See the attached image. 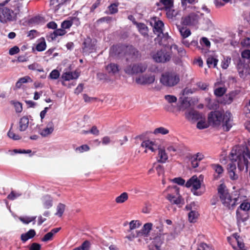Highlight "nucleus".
Instances as JSON below:
<instances>
[{
  "mask_svg": "<svg viewBox=\"0 0 250 250\" xmlns=\"http://www.w3.org/2000/svg\"><path fill=\"white\" fill-rule=\"evenodd\" d=\"M231 114L229 111L222 113L220 111H211L208 115V122L213 126H217L222 124L224 131H228L231 127Z\"/></svg>",
  "mask_w": 250,
  "mask_h": 250,
  "instance_id": "nucleus-1",
  "label": "nucleus"
},
{
  "mask_svg": "<svg viewBox=\"0 0 250 250\" xmlns=\"http://www.w3.org/2000/svg\"><path fill=\"white\" fill-rule=\"evenodd\" d=\"M112 49L115 50V54L118 56L123 52L126 61L135 62L140 60L142 58L141 53L132 45L113 46Z\"/></svg>",
  "mask_w": 250,
  "mask_h": 250,
  "instance_id": "nucleus-2",
  "label": "nucleus"
},
{
  "mask_svg": "<svg viewBox=\"0 0 250 250\" xmlns=\"http://www.w3.org/2000/svg\"><path fill=\"white\" fill-rule=\"evenodd\" d=\"M217 192L220 200L225 207L233 209L238 204L239 197L232 198L227 187L224 183L219 185Z\"/></svg>",
  "mask_w": 250,
  "mask_h": 250,
  "instance_id": "nucleus-3",
  "label": "nucleus"
},
{
  "mask_svg": "<svg viewBox=\"0 0 250 250\" xmlns=\"http://www.w3.org/2000/svg\"><path fill=\"white\" fill-rule=\"evenodd\" d=\"M180 82L179 75L174 72H166L163 73L160 78L161 83L167 87H173Z\"/></svg>",
  "mask_w": 250,
  "mask_h": 250,
  "instance_id": "nucleus-4",
  "label": "nucleus"
},
{
  "mask_svg": "<svg viewBox=\"0 0 250 250\" xmlns=\"http://www.w3.org/2000/svg\"><path fill=\"white\" fill-rule=\"evenodd\" d=\"M147 68V65L146 62H138L126 65L124 70L125 74L133 76L145 72Z\"/></svg>",
  "mask_w": 250,
  "mask_h": 250,
  "instance_id": "nucleus-5",
  "label": "nucleus"
},
{
  "mask_svg": "<svg viewBox=\"0 0 250 250\" xmlns=\"http://www.w3.org/2000/svg\"><path fill=\"white\" fill-rule=\"evenodd\" d=\"M151 57L156 62L165 63L168 62L171 59V52L166 48L158 50L156 52L152 53Z\"/></svg>",
  "mask_w": 250,
  "mask_h": 250,
  "instance_id": "nucleus-6",
  "label": "nucleus"
},
{
  "mask_svg": "<svg viewBox=\"0 0 250 250\" xmlns=\"http://www.w3.org/2000/svg\"><path fill=\"white\" fill-rule=\"evenodd\" d=\"M200 16H203V13H200L197 11V13L191 12L188 16L182 18L181 22L184 25H195L198 22L200 18Z\"/></svg>",
  "mask_w": 250,
  "mask_h": 250,
  "instance_id": "nucleus-7",
  "label": "nucleus"
},
{
  "mask_svg": "<svg viewBox=\"0 0 250 250\" xmlns=\"http://www.w3.org/2000/svg\"><path fill=\"white\" fill-rule=\"evenodd\" d=\"M187 188L192 187L191 191H194V195L199 196L202 194L201 192L196 191L201 188V183L199 181L198 177L196 175L192 176L186 183Z\"/></svg>",
  "mask_w": 250,
  "mask_h": 250,
  "instance_id": "nucleus-8",
  "label": "nucleus"
},
{
  "mask_svg": "<svg viewBox=\"0 0 250 250\" xmlns=\"http://www.w3.org/2000/svg\"><path fill=\"white\" fill-rule=\"evenodd\" d=\"M96 40H92L90 37L85 39L82 44L83 52L85 54L93 52L96 49Z\"/></svg>",
  "mask_w": 250,
  "mask_h": 250,
  "instance_id": "nucleus-9",
  "label": "nucleus"
},
{
  "mask_svg": "<svg viewBox=\"0 0 250 250\" xmlns=\"http://www.w3.org/2000/svg\"><path fill=\"white\" fill-rule=\"evenodd\" d=\"M0 21L2 22L16 21L15 15L11 9L7 7H3L0 11Z\"/></svg>",
  "mask_w": 250,
  "mask_h": 250,
  "instance_id": "nucleus-10",
  "label": "nucleus"
},
{
  "mask_svg": "<svg viewBox=\"0 0 250 250\" xmlns=\"http://www.w3.org/2000/svg\"><path fill=\"white\" fill-rule=\"evenodd\" d=\"M154 81L155 77L151 74L142 75L135 79L136 83L142 85L151 84L154 83Z\"/></svg>",
  "mask_w": 250,
  "mask_h": 250,
  "instance_id": "nucleus-11",
  "label": "nucleus"
},
{
  "mask_svg": "<svg viewBox=\"0 0 250 250\" xmlns=\"http://www.w3.org/2000/svg\"><path fill=\"white\" fill-rule=\"evenodd\" d=\"M186 119L190 121H196L202 118L201 114L197 110L191 109L185 113Z\"/></svg>",
  "mask_w": 250,
  "mask_h": 250,
  "instance_id": "nucleus-12",
  "label": "nucleus"
},
{
  "mask_svg": "<svg viewBox=\"0 0 250 250\" xmlns=\"http://www.w3.org/2000/svg\"><path fill=\"white\" fill-rule=\"evenodd\" d=\"M152 224L147 223L144 224L141 230L137 231L136 237H147L150 231L152 229Z\"/></svg>",
  "mask_w": 250,
  "mask_h": 250,
  "instance_id": "nucleus-13",
  "label": "nucleus"
},
{
  "mask_svg": "<svg viewBox=\"0 0 250 250\" xmlns=\"http://www.w3.org/2000/svg\"><path fill=\"white\" fill-rule=\"evenodd\" d=\"M249 218V213L248 211H240L239 208L236 210V219L238 226L241 222L246 221Z\"/></svg>",
  "mask_w": 250,
  "mask_h": 250,
  "instance_id": "nucleus-14",
  "label": "nucleus"
},
{
  "mask_svg": "<svg viewBox=\"0 0 250 250\" xmlns=\"http://www.w3.org/2000/svg\"><path fill=\"white\" fill-rule=\"evenodd\" d=\"M54 129V125L52 121L48 122L47 124L46 127L41 130L40 134L42 137H46L48 135L51 134Z\"/></svg>",
  "mask_w": 250,
  "mask_h": 250,
  "instance_id": "nucleus-15",
  "label": "nucleus"
},
{
  "mask_svg": "<svg viewBox=\"0 0 250 250\" xmlns=\"http://www.w3.org/2000/svg\"><path fill=\"white\" fill-rule=\"evenodd\" d=\"M105 70L107 73L110 76H115L120 71L119 66L117 64L110 63L105 67Z\"/></svg>",
  "mask_w": 250,
  "mask_h": 250,
  "instance_id": "nucleus-16",
  "label": "nucleus"
},
{
  "mask_svg": "<svg viewBox=\"0 0 250 250\" xmlns=\"http://www.w3.org/2000/svg\"><path fill=\"white\" fill-rule=\"evenodd\" d=\"M133 23L135 25L140 33L144 37L148 36V29L147 26L143 23L133 21Z\"/></svg>",
  "mask_w": 250,
  "mask_h": 250,
  "instance_id": "nucleus-17",
  "label": "nucleus"
},
{
  "mask_svg": "<svg viewBox=\"0 0 250 250\" xmlns=\"http://www.w3.org/2000/svg\"><path fill=\"white\" fill-rule=\"evenodd\" d=\"M80 76V73L75 70L74 71H66L63 72V81H67L71 80H76Z\"/></svg>",
  "mask_w": 250,
  "mask_h": 250,
  "instance_id": "nucleus-18",
  "label": "nucleus"
},
{
  "mask_svg": "<svg viewBox=\"0 0 250 250\" xmlns=\"http://www.w3.org/2000/svg\"><path fill=\"white\" fill-rule=\"evenodd\" d=\"M164 26V24L162 21L160 20L155 21L153 28L154 33L159 36L161 33H163L162 28Z\"/></svg>",
  "mask_w": 250,
  "mask_h": 250,
  "instance_id": "nucleus-19",
  "label": "nucleus"
},
{
  "mask_svg": "<svg viewBox=\"0 0 250 250\" xmlns=\"http://www.w3.org/2000/svg\"><path fill=\"white\" fill-rule=\"evenodd\" d=\"M236 95V92L235 91H232L229 94L226 95L223 98L222 101H221V103L224 104H230L232 102Z\"/></svg>",
  "mask_w": 250,
  "mask_h": 250,
  "instance_id": "nucleus-20",
  "label": "nucleus"
},
{
  "mask_svg": "<svg viewBox=\"0 0 250 250\" xmlns=\"http://www.w3.org/2000/svg\"><path fill=\"white\" fill-rule=\"evenodd\" d=\"M35 235V230L33 229H31L26 233L21 234V239L23 243H25L28 239L33 238Z\"/></svg>",
  "mask_w": 250,
  "mask_h": 250,
  "instance_id": "nucleus-21",
  "label": "nucleus"
},
{
  "mask_svg": "<svg viewBox=\"0 0 250 250\" xmlns=\"http://www.w3.org/2000/svg\"><path fill=\"white\" fill-rule=\"evenodd\" d=\"M158 162L165 163L168 159V156L165 149L161 148H158Z\"/></svg>",
  "mask_w": 250,
  "mask_h": 250,
  "instance_id": "nucleus-22",
  "label": "nucleus"
},
{
  "mask_svg": "<svg viewBox=\"0 0 250 250\" xmlns=\"http://www.w3.org/2000/svg\"><path fill=\"white\" fill-rule=\"evenodd\" d=\"M211 167L217 173V176H214V178L216 179L219 178L221 177L222 173L224 172V169L223 167L219 164H211Z\"/></svg>",
  "mask_w": 250,
  "mask_h": 250,
  "instance_id": "nucleus-23",
  "label": "nucleus"
},
{
  "mask_svg": "<svg viewBox=\"0 0 250 250\" xmlns=\"http://www.w3.org/2000/svg\"><path fill=\"white\" fill-rule=\"evenodd\" d=\"M29 124V119L27 117H22L19 122V129L21 131L26 130Z\"/></svg>",
  "mask_w": 250,
  "mask_h": 250,
  "instance_id": "nucleus-24",
  "label": "nucleus"
},
{
  "mask_svg": "<svg viewBox=\"0 0 250 250\" xmlns=\"http://www.w3.org/2000/svg\"><path fill=\"white\" fill-rule=\"evenodd\" d=\"M167 199L172 204L176 205H179L180 204L184 203V200L182 199L181 197L179 196L178 198H176L175 196L171 194H168Z\"/></svg>",
  "mask_w": 250,
  "mask_h": 250,
  "instance_id": "nucleus-25",
  "label": "nucleus"
},
{
  "mask_svg": "<svg viewBox=\"0 0 250 250\" xmlns=\"http://www.w3.org/2000/svg\"><path fill=\"white\" fill-rule=\"evenodd\" d=\"M22 8V5L19 3L17 2L13 6V9H11L12 11L13 12V14L15 15V20H17V16H21V14L22 13V12L21 11Z\"/></svg>",
  "mask_w": 250,
  "mask_h": 250,
  "instance_id": "nucleus-26",
  "label": "nucleus"
},
{
  "mask_svg": "<svg viewBox=\"0 0 250 250\" xmlns=\"http://www.w3.org/2000/svg\"><path fill=\"white\" fill-rule=\"evenodd\" d=\"M152 230L154 231V234L156 235H163V225L161 222H160L158 224L155 225L152 228Z\"/></svg>",
  "mask_w": 250,
  "mask_h": 250,
  "instance_id": "nucleus-27",
  "label": "nucleus"
},
{
  "mask_svg": "<svg viewBox=\"0 0 250 250\" xmlns=\"http://www.w3.org/2000/svg\"><path fill=\"white\" fill-rule=\"evenodd\" d=\"M32 80L31 79V78L29 76H25L22 78H21L19 79L18 82L16 83V87L17 88H20L22 84L23 83H27L28 82H32Z\"/></svg>",
  "mask_w": 250,
  "mask_h": 250,
  "instance_id": "nucleus-28",
  "label": "nucleus"
},
{
  "mask_svg": "<svg viewBox=\"0 0 250 250\" xmlns=\"http://www.w3.org/2000/svg\"><path fill=\"white\" fill-rule=\"evenodd\" d=\"M164 235H156L152 239V244L161 247V245L163 243L164 240Z\"/></svg>",
  "mask_w": 250,
  "mask_h": 250,
  "instance_id": "nucleus-29",
  "label": "nucleus"
},
{
  "mask_svg": "<svg viewBox=\"0 0 250 250\" xmlns=\"http://www.w3.org/2000/svg\"><path fill=\"white\" fill-rule=\"evenodd\" d=\"M76 20L75 17H69L68 20L63 21V35L65 33L64 29L69 28L72 25L73 21Z\"/></svg>",
  "mask_w": 250,
  "mask_h": 250,
  "instance_id": "nucleus-30",
  "label": "nucleus"
},
{
  "mask_svg": "<svg viewBox=\"0 0 250 250\" xmlns=\"http://www.w3.org/2000/svg\"><path fill=\"white\" fill-rule=\"evenodd\" d=\"M218 62V59L212 56L209 57L207 60V63L210 68H215L217 66Z\"/></svg>",
  "mask_w": 250,
  "mask_h": 250,
  "instance_id": "nucleus-31",
  "label": "nucleus"
},
{
  "mask_svg": "<svg viewBox=\"0 0 250 250\" xmlns=\"http://www.w3.org/2000/svg\"><path fill=\"white\" fill-rule=\"evenodd\" d=\"M36 218V216L21 217L19 218V219L24 224H28L29 223L33 222V224L34 225L35 224Z\"/></svg>",
  "mask_w": 250,
  "mask_h": 250,
  "instance_id": "nucleus-32",
  "label": "nucleus"
},
{
  "mask_svg": "<svg viewBox=\"0 0 250 250\" xmlns=\"http://www.w3.org/2000/svg\"><path fill=\"white\" fill-rule=\"evenodd\" d=\"M61 29H56L53 33H51L50 35V38L53 40H55L58 36H62V22L61 24Z\"/></svg>",
  "mask_w": 250,
  "mask_h": 250,
  "instance_id": "nucleus-33",
  "label": "nucleus"
},
{
  "mask_svg": "<svg viewBox=\"0 0 250 250\" xmlns=\"http://www.w3.org/2000/svg\"><path fill=\"white\" fill-rule=\"evenodd\" d=\"M181 35L183 39H185L191 34L190 30L189 29L185 28L184 27H181L179 29Z\"/></svg>",
  "mask_w": 250,
  "mask_h": 250,
  "instance_id": "nucleus-34",
  "label": "nucleus"
},
{
  "mask_svg": "<svg viewBox=\"0 0 250 250\" xmlns=\"http://www.w3.org/2000/svg\"><path fill=\"white\" fill-rule=\"evenodd\" d=\"M127 199V193L126 192H123L120 196L116 197L115 201L117 203L121 204L125 202Z\"/></svg>",
  "mask_w": 250,
  "mask_h": 250,
  "instance_id": "nucleus-35",
  "label": "nucleus"
},
{
  "mask_svg": "<svg viewBox=\"0 0 250 250\" xmlns=\"http://www.w3.org/2000/svg\"><path fill=\"white\" fill-rule=\"evenodd\" d=\"M10 104L14 105L15 111L17 113H21L22 111V106L21 103L19 102L11 101Z\"/></svg>",
  "mask_w": 250,
  "mask_h": 250,
  "instance_id": "nucleus-36",
  "label": "nucleus"
},
{
  "mask_svg": "<svg viewBox=\"0 0 250 250\" xmlns=\"http://www.w3.org/2000/svg\"><path fill=\"white\" fill-rule=\"evenodd\" d=\"M30 70H37L38 72H43V69L38 63L35 62L28 66Z\"/></svg>",
  "mask_w": 250,
  "mask_h": 250,
  "instance_id": "nucleus-37",
  "label": "nucleus"
},
{
  "mask_svg": "<svg viewBox=\"0 0 250 250\" xmlns=\"http://www.w3.org/2000/svg\"><path fill=\"white\" fill-rule=\"evenodd\" d=\"M198 213L195 210H191L188 213V220L190 222L193 223L196 221L198 217Z\"/></svg>",
  "mask_w": 250,
  "mask_h": 250,
  "instance_id": "nucleus-38",
  "label": "nucleus"
},
{
  "mask_svg": "<svg viewBox=\"0 0 250 250\" xmlns=\"http://www.w3.org/2000/svg\"><path fill=\"white\" fill-rule=\"evenodd\" d=\"M46 45L45 40L43 39L42 41L39 42L36 47V48L38 51H42L46 49Z\"/></svg>",
  "mask_w": 250,
  "mask_h": 250,
  "instance_id": "nucleus-39",
  "label": "nucleus"
},
{
  "mask_svg": "<svg viewBox=\"0 0 250 250\" xmlns=\"http://www.w3.org/2000/svg\"><path fill=\"white\" fill-rule=\"evenodd\" d=\"M118 3H112L108 7L109 13L110 14H114L118 12Z\"/></svg>",
  "mask_w": 250,
  "mask_h": 250,
  "instance_id": "nucleus-40",
  "label": "nucleus"
},
{
  "mask_svg": "<svg viewBox=\"0 0 250 250\" xmlns=\"http://www.w3.org/2000/svg\"><path fill=\"white\" fill-rule=\"evenodd\" d=\"M21 193L16 192L15 191H12L9 194L7 197V198L9 200H14L18 197L21 196Z\"/></svg>",
  "mask_w": 250,
  "mask_h": 250,
  "instance_id": "nucleus-41",
  "label": "nucleus"
},
{
  "mask_svg": "<svg viewBox=\"0 0 250 250\" xmlns=\"http://www.w3.org/2000/svg\"><path fill=\"white\" fill-rule=\"evenodd\" d=\"M173 49L174 50H176L178 53V54L181 56H184L186 54V51L185 49L183 47H178V46L176 44H173L170 46V49Z\"/></svg>",
  "mask_w": 250,
  "mask_h": 250,
  "instance_id": "nucleus-42",
  "label": "nucleus"
},
{
  "mask_svg": "<svg viewBox=\"0 0 250 250\" xmlns=\"http://www.w3.org/2000/svg\"><path fill=\"white\" fill-rule=\"evenodd\" d=\"M189 105L190 104L187 99H184L182 100L181 104L178 106V109L179 110H183L188 107Z\"/></svg>",
  "mask_w": 250,
  "mask_h": 250,
  "instance_id": "nucleus-43",
  "label": "nucleus"
},
{
  "mask_svg": "<svg viewBox=\"0 0 250 250\" xmlns=\"http://www.w3.org/2000/svg\"><path fill=\"white\" fill-rule=\"evenodd\" d=\"M238 208L240 211H248L249 210H250V203L248 202L242 203Z\"/></svg>",
  "mask_w": 250,
  "mask_h": 250,
  "instance_id": "nucleus-44",
  "label": "nucleus"
},
{
  "mask_svg": "<svg viewBox=\"0 0 250 250\" xmlns=\"http://www.w3.org/2000/svg\"><path fill=\"white\" fill-rule=\"evenodd\" d=\"M11 128H12V127ZM7 135L10 138L14 140H18L21 138L19 135L15 134L13 131L12 130L11 128H10L8 132Z\"/></svg>",
  "mask_w": 250,
  "mask_h": 250,
  "instance_id": "nucleus-45",
  "label": "nucleus"
},
{
  "mask_svg": "<svg viewBox=\"0 0 250 250\" xmlns=\"http://www.w3.org/2000/svg\"><path fill=\"white\" fill-rule=\"evenodd\" d=\"M168 132H169L168 130L163 127H160L157 128L154 131V133L155 134L160 133V134H162L163 135H165V134L168 133Z\"/></svg>",
  "mask_w": 250,
  "mask_h": 250,
  "instance_id": "nucleus-46",
  "label": "nucleus"
},
{
  "mask_svg": "<svg viewBox=\"0 0 250 250\" xmlns=\"http://www.w3.org/2000/svg\"><path fill=\"white\" fill-rule=\"evenodd\" d=\"M226 92V89L224 87H218L214 90V94L217 97H221Z\"/></svg>",
  "mask_w": 250,
  "mask_h": 250,
  "instance_id": "nucleus-47",
  "label": "nucleus"
},
{
  "mask_svg": "<svg viewBox=\"0 0 250 250\" xmlns=\"http://www.w3.org/2000/svg\"><path fill=\"white\" fill-rule=\"evenodd\" d=\"M231 58L229 57H227L226 58H224V60L222 62V68L226 69H227L229 64L230 63Z\"/></svg>",
  "mask_w": 250,
  "mask_h": 250,
  "instance_id": "nucleus-48",
  "label": "nucleus"
},
{
  "mask_svg": "<svg viewBox=\"0 0 250 250\" xmlns=\"http://www.w3.org/2000/svg\"><path fill=\"white\" fill-rule=\"evenodd\" d=\"M200 44L202 46H205L207 48H209L210 42L206 37H202L200 41Z\"/></svg>",
  "mask_w": 250,
  "mask_h": 250,
  "instance_id": "nucleus-49",
  "label": "nucleus"
},
{
  "mask_svg": "<svg viewBox=\"0 0 250 250\" xmlns=\"http://www.w3.org/2000/svg\"><path fill=\"white\" fill-rule=\"evenodd\" d=\"M155 167V169L157 172V173L159 175L161 174H163L164 173V168L163 166L161 165L157 164L156 163H154L153 164V167Z\"/></svg>",
  "mask_w": 250,
  "mask_h": 250,
  "instance_id": "nucleus-50",
  "label": "nucleus"
},
{
  "mask_svg": "<svg viewBox=\"0 0 250 250\" xmlns=\"http://www.w3.org/2000/svg\"><path fill=\"white\" fill-rule=\"evenodd\" d=\"M161 2L166 6V8L171 9L173 7V1L172 0H161Z\"/></svg>",
  "mask_w": 250,
  "mask_h": 250,
  "instance_id": "nucleus-51",
  "label": "nucleus"
},
{
  "mask_svg": "<svg viewBox=\"0 0 250 250\" xmlns=\"http://www.w3.org/2000/svg\"><path fill=\"white\" fill-rule=\"evenodd\" d=\"M53 235V234L50 231L44 235V236L42 238V241L43 242L50 241L52 239Z\"/></svg>",
  "mask_w": 250,
  "mask_h": 250,
  "instance_id": "nucleus-52",
  "label": "nucleus"
},
{
  "mask_svg": "<svg viewBox=\"0 0 250 250\" xmlns=\"http://www.w3.org/2000/svg\"><path fill=\"white\" fill-rule=\"evenodd\" d=\"M208 125L204 121H200L197 124V127L199 129H203L208 128Z\"/></svg>",
  "mask_w": 250,
  "mask_h": 250,
  "instance_id": "nucleus-53",
  "label": "nucleus"
},
{
  "mask_svg": "<svg viewBox=\"0 0 250 250\" xmlns=\"http://www.w3.org/2000/svg\"><path fill=\"white\" fill-rule=\"evenodd\" d=\"M140 226V224L139 221L137 220L131 221L129 223V228L131 230L137 228L139 227Z\"/></svg>",
  "mask_w": 250,
  "mask_h": 250,
  "instance_id": "nucleus-54",
  "label": "nucleus"
},
{
  "mask_svg": "<svg viewBox=\"0 0 250 250\" xmlns=\"http://www.w3.org/2000/svg\"><path fill=\"white\" fill-rule=\"evenodd\" d=\"M165 98L169 103H175L177 101V98L173 95H166Z\"/></svg>",
  "mask_w": 250,
  "mask_h": 250,
  "instance_id": "nucleus-55",
  "label": "nucleus"
},
{
  "mask_svg": "<svg viewBox=\"0 0 250 250\" xmlns=\"http://www.w3.org/2000/svg\"><path fill=\"white\" fill-rule=\"evenodd\" d=\"M90 243L89 241L86 240L84 241L81 246H80L81 249L82 250H88L90 248Z\"/></svg>",
  "mask_w": 250,
  "mask_h": 250,
  "instance_id": "nucleus-56",
  "label": "nucleus"
},
{
  "mask_svg": "<svg viewBox=\"0 0 250 250\" xmlns=\"http://www.w3.org/2000/svg\"><path fill=\"white\" fill-rule=\"evenodd\" d=\"M60 72L57 70H53L50 73L49 76L52 79H57L59 77Z\"/></svg>",
  "mask_w": 250,
  "mask_h": 250,
  "instance_id": "nucleus-57",
  "label": "nucleus"
},
{
  "mask_svg": "<svg viewBox=\"0 0 250 250\" xmlns=\"http://www.w3.org/2000/svg\"><path fill=\"white\" fill-rule=\"evenodd\" d=\"M172 181L181 186L184 185L185 183V180L181 177L175 178L172 180Z\"/></svg>",
  "mask_w": 250,
  "mask_h": 250,
  "instance_id": "nucleus-58",
  "label": "nucleus"
},
{
  "mask_svg": "<svg viewBox=\"0 0 250 250\" xmlns=\"http://www.w3.org/2000/svg\"><path fill=\"white\" fill-rule=\"evenodd\" d=\"M20 50L19 47L17 46H14L9 49V54L10 55H14L20 52Z\"/></svg>",
  "mask_w": 250,
  "mask_h": 250,
  "instance_id": "nucleus-59",
  "label": "nucleus"
},
{
  "mask_svg": "<svg viewBox=\"0 0 250 250\" xmlns=\"http://www.w3.org/2000/svg\"><path fill=\"white\" fill-rule=\"evenodd\" d=\"M241 44L243 47H249L250 46V38H246L243 39L241 42Z\"/></svg>",
  "mask_w": 250,
  "mask_h": 250,
  "instance_id": "nucleus-60",
  "label": "nucleus"
},
{
  "mask_svg": "<svg viewBox=\"0 0 250 250\" xmlns=\"http://www.w3.org/2000/svg\"><path fill=\"white\" fill-rule=\"evenodd\" d=\"M41 246L40 244L36 243H33L31 244L29 250H41Z\"/></svg>",
  "mask_w": 250,
  "mask_h": 250,
  "instance_id": "nucleus-61",
  "label": "nucleus"
},
{
  "mask_svg": "<svg viewBox=\"0 0 250 250\" xmlns=\"http://www.w3.org/2000/svg\"><path fill=\"white\" fill-rule=\"evenodd\" d=\"M89 149V147L86 145H83L80 147L77 148L76 150H79L80 152L88 151Z\"/></svg>",
  "mask_w": 250,
  "mask_h": 250,
  "instance_id": "nucleus-62",
  "label": "nucleus"
},
{
  "mask_svg": "<svg viewBox=\"0 0 250 250\" xmlns=\"http://www.w3.org/2000/svg\"><path fill=\"white\" fill-rule=\"evenodd\" d=\"M242 57L245 59L250 58V50H245L241 53Z\"/></svg>",
  "mask_w": 250,
  "mask_h": 250,
  "instance_id": "nucleus-63",
  "label": "nucleus"
},
{
  "mask_svg": "<svg viewBox=\"0 0 250 250\" xmlns=\"http://www.w3.org/2000/svg\"><path fill=\"white\" fill-rule=\"evenodd\" d=\"M197 250H210V249L206 244L201 243Z\"/></svg>",
  "mask_w": 250,
  "mask_h": 250,
  "instance_id": "nucleus-64",
  "label": "nucleus"
}]
</instances>
